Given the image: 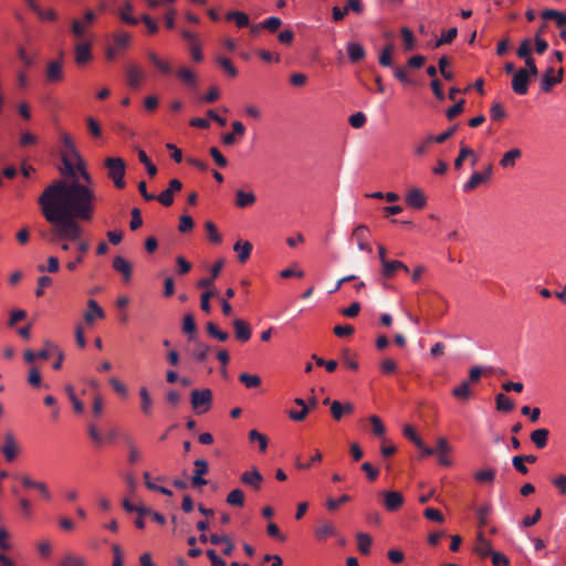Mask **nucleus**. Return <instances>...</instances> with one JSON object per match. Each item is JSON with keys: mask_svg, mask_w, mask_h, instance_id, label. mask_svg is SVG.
Returning a JSON list of instances; mask_svg holds the SVG:
<instances>
[{"mask_svg": "<svg viewBox=\"0 0 566 566\" xmlns=\"http://www.w3.org/2000/svg\"><path fill=\"white\" fill-rule=\"evenodd\" d=\"M20 452V447L12 433H7L4 437V444L2 447V453L7 461H13Z\"/></svg>", "mask_w": 566, "mask_h": 566, "instance_id": "ddd939ff", "label": "nucleus"}, {"mask_svg": "<svg viewBox=\"0 0 566 566\" xmlns=\"http://www.w3.org/2000/svg\"><path fill=\"white\" fill-rule=\"evenodd\" d=\"M492 172V166L489 165L484 172H473L470 179L464 185V190L469 191L478 187L480 184L486 181Z\"/></svg>", "mask_w": 566, "mask_h": 566, "instance_id": "a878e982", "label": "nucleus"}, {"mask_svg": "<svg viewBox=\"0 0 566 566\" xmlns=\"http://www.w3.org/2000/svg\"><path fill=\"white\" fill-rule=\"evenodd\" d=\"M432 143H433V140H432L431 136L430 135L427 136L426 138H423L422 140H420L419 143H417L413 146V155L416 157L424 156L429 151V148Z\"/></svg>", "mask_w": 566, "mask_h": 566, "instance_id": "a18cd8bd", "label": "nucleus"}, {"mask_svg": "<svg viewBox=\"0 0 566 566\" xmlns=\"http://www.w3.org/2000/svg\"><path fill=\"white\" fill-rule=\"evenodd\" d=\"M57 566H87V559L76 553L66 552L61 556Z\"/></svg>", "mask_w": 566, "mask_h": 566, "instance_id": "412c9836", "label": "nucleus"}, {"mask_svg": "<svg viewBox=\"0 0 566 566\" xmlns=\"http://www.w3.org/2000/svg\"><path fill=\"white\" fill-rule=\"evenodd\" d=\"M474 552L481 557L491 556L494 553L491 542L481 532L476 536Z\"/></svg>", "mask_w": 566, "mask_h": 566, "instance_id": "c85d7f7f", "label": "nucleus"}, {"mask_svg": "<svg viewBox=\"0 0 566 566\" xmlns=\"http://www.w3.org/2000/svg\"><path fill=\"white\" fill-rule=\"evenodd\" d=\"M39 142V138L35 134L30 130H22L19 136V146L22 148L35 146Z\"/></svg>", "mask_w": 566, "mask_h": 566, "instance_id": "a19ab883", "label": "nucleus"}, {"mask_svg": "<svg viewBox=\"0 0 566 566\" xmlns=\"http://www.w3.org/2000/svg\"><path fill=\"white\" fill-rule=\"evenodd\" d=\"M282 24V21L277 17H270L261 22L262 28L269 30L270 32H275Z\"/></svg>", "mask_w": 566, "mask_h": 566, "instance_id": "774afa93", "label": "nucleus"}, {"mask_svg": "<svg viewBox=\"0 0 566 566\" xmlns=\"http://www.w3.org/2000/svg\"><path fill=\"white\" fill-rule=\"evenodd\" d=\"M384 504L388 511H397L403 504V496L397 491H386L384 492Z\"/></svg>", "mask_w": 566, "mask_h": 566, "instance_id": "6ab92c4d", "label": "nucleus"}, {"mask_svg": "<svg viewBox=\"0 0 566 566\" xmlns=\"http://www.w3.org/2000/svg\"><path fill=\"white\" fill-rule=\"evenodd\" d=\"M61 142L64 146V149L62 150V161L64 165L63 172L70 177L69 180H76L82 186L93 188V179L90 172L86 170L85 164L80 154L76 151L71 136L66 133H62Z\"/></svg>", "mask_w": 566, "mask_h": 566, "instance_id": "f03ea898", "label": "nucleus"}, {"mask_svg": "<svg viewBox=\"0 0 566 566\" xmlns=\"http://www.w3.org/2000/svg\"><path fill=\"white\" fill-rule=\"evenodd\" d=\"M232 324L234 328V335L238 340L245 343L251 338V327L247 322L237 318Z\"/></svg>", "mask_w": 566, "mask_h": 566, "instance_id": "b1692460", "label": "nucleus"}, {"mask_svg": "<svg viewBox=\"0 0 566 566\" xmlns=\"http://www.w3.org/2000/svg\"><path fill=\"white\" fill-rule=\"evenodd\" d=\"M65 391L69 396V399L71 400L72 405H73V408H74V411L76 413H83L84 411V405L83 402L77 398V396L75 395V391H74V388L72 385H66L65 386Z\"/></svg>", "mask_w": 566, "mask_h": 566, "instance_id": "49530a36", "label": "nucleus"}, {"mask_svg": "<svg viewBox=\"0 0 566 566\" xmlns=\"http://www.w3.org/2000/svg\"><path fill=\"white\" fill-rule=\"evenodd\" d=\"M356 541L358 551L364 555H368L373 544L371 536L367 533L359 532L356 534Z\"/></svg>", "mask_w": 566, "mask_h": 566, "instance_id": "f704fd0d", "label": "nucleus"}, {"mask_svg": "<svg viewBox=\"0 0 566 566\" xmlns=\"http://www.w3.org/2000/svg\"><path fill=\"white\" fill-rule=\"evenodd\" d=\"M178 77L186 84L195 87L197 85V75L193 71L188 67H181L178 73Z\"/></svg>", "mask_w": 566, "mask_h": 566, "instance_id": "37998d69", "label": "nucleus"}, {"mask_svg": "<svg viewBox=\"0 0 566 566\" xmlns=\"http://www.w3.org/2000/svg\"><path fill=\"white\" fill-rule=\"evenodd\" d=\"M149 60L154 63V65L163 73H170L171 72V66L168 62L159 59L157 56V54L155 53H149Z\"/></svg>", "mask_w": 566, "mask_h": 566, "instance_id": "bf43d9fd", "label": "nucleus"}, {"mask_svg": "<svg viewBox=\"0 0 566 566\" xmlns=\"http://www.w3.org/2000/svg\"><path fill=\"white\" fill-rule=\"evenodd\" d=\"M126 74L128 85L134 88L140 86L146 78L144 69L137 64H128L126 66Z\"/></svg>", "mask_w": 566, "mask_h": 566, "instance_id": "1a4fd4ad", "label": "nucleus"}, {"mask_svg": "<svg viewBox=\"0 0 566 566\" xmlns=\"http://www.w3.org/2000/svg\"><path fill=\"white\" fill-rule=\"evenodd\" d=\"M368 237H369V231L365 226H358L353 232V238L357 241V245H358L359 250L367 251L370 253L371 248L367 242Z\"/></svg>", "mask_w": 566, "mask_h": 566, "instance_id": "393cba45", "label": "nucleus"}, {"mask_svg": "<svg viewBox=\"0 0 566 566\" xmlns=\"http://www.w3.org/2000/svg\"><path fill=\"white\" fill-rule=\"evenodd\" d=\"M336 534L337 530L331 521H322L315 528V537L319 542H324Z\"/></svg>", "mask_w": 566, "mask_h": 566, "instance_id": "a211bd4d", "label": "nucleus"}, {"mask_svg": "<svg viewBox=\"0 0 566 566\" xmlns=\"http://www.w3.org/2000/svg\"><path fill=\"white\" fill-rule=\"evenodd\" d=\"M474 479L480 484H493L495 470L491 468L479 470L474 473Z\"/></svg>", "mask_w": 566, "mask_h": 566, "instance_id": "4c0bfd02", "label": "nucleus"}, {"mask_svg": "<svg viewBox=\"0 0 566 566\" xmlns=\"http://www.w3.org/2000/svg\"><path fill=\"white\" fill-rule=\"evenodd\" d=\"M65 77L64 63L62 60H50L44 67V80L46 84L61 83Z\"/></svg>", "mask_w": 566, "mask_h": 566, "instance_id": "423d86ee", "label": "nucleus"}, {"mask_svg": "<svg viewBox=\"0 0 566 566\" xmlns=\"http://www.w3.org/2000/svg\"><path fill=\"white\" fill-rule=\"evenodd\" d=\"M530 73L526 69H520L512 78V90L518 95H525L528 92Z\"/></svg>", "mask_w": 566, "mask_h": 566, "instance_id": "0eeeda50", "label": "nucleus"}, {"mask_svg": "<svg viewBox=\"0 0 566 566\" xmlns=\"http://www.w3.org/2000/svg\"><path fill=\"white\" fill-rule=\"evenodd\" d=\"M87 432L92 442L96 447H103L115 439V433L111 432L109 434H103L95 423H90L87 426Z\"/></svg>", "mask_w": 566, "mask_h": 566, "instance_id": "9d476101", "label": "nucleus"}, {"mask_svg": "<svg viewBox=\"0 0 566 566\" xmlns=\"http://www.w3.org/2000/svg\"><path fill=\"white\" fill-rule=\"evenodd\" d=\"M133 6L129 3V2H125L120 9H119V17L120 19L127 23V24H132V25H135L138 23V19H136L135 17H133Z\"/></svg>", "mask_w": 566, "mask_h": 566, "instance_id": "ea45409f", "label": "nucleus"}, {"mask_svg": "<svg viewBox=\"0 0 566 566\" xmlns=\"http://www.w3.org/2000/svg\"><path fill=\"white\" fill-rule=\"evenodd\" d=\"M381 275L385 279H391L398 271L409 272L408 266L398 260H387L381 264Z\"/></svg>", "mask_w": 566, "mask_h": 566, "instance_id": "4468645a", "label": "nucleus"}, {"mask_svg": "<svg viewBox=\"0 0 566 566\" xmlns=\"http://www.w3.org/2000/svg\"><path fill=\"white\" fill-rule=\"evenodd\" d=\"M542 18L545 20H555L558 27L566 25V13L556 10H545L542 12Z\"/></svg>", "mask_w": 566, "mask_h": 566, "instance_id": "79ce46f5", "label": "nucleus"}, {"mask_svg": "<svg viewBox=\"0 0 566 566\" xmlns=\"http://www.w3.org/2000/svg\"><path fill=\"white\" fill-rule=\"evenodd\" d=\"M331 412L335 420H340L344 415H350L354 412V405L352 402L342 403L338 400L331 402Z\"/></svg>", "mask_w": 566, "mask_h": 566, "instance_id": "5701e85b", "label": "nucleus"}, {"mask_svg": "<svg viewBox=\"0 0 566 566\" xmlns=\"http://www.w3.org/2000/svg\"><path fill=\"white\" fill-rule=\"evenodd\" d=\"M140 459H142V452L138 449V447L134 443H129L128 444V454H127L128 462L130 464H135V463L139 462Z\"/></svg>", "mask_w": 566, "mask_h": 566, "instance_id": "338daca9", "label": "nucleus"}, {"mask_svg": "<svg viewBox=\"0 0 566 566\" xmlns=\"http://www.w3.org/2000/svg\"><path fill=\"white\" fill-rule=\"evenodd\" d=\"M104 410V398L101 394L95 392L92 400V412L94 417L98 418L102 416Z\"/></svg>", "mask_w": 566, "mask_h": 566, "instance_id": "6e6d98bb", "label": "nucleus"}, {"mask_svg": "<svg viewBox=\"0 0 566 566\" xmlns=\"http://www.w3.org/2000/svg\"><path fill=\"white\" fill-rule=\"evenodd\" d=\"M95 21V13L87 10L83 19H73L71 22V31L76 41H91L92 35L90 29Z\"/></svg>", "mask_w": 566, "mask_h": 566, "instance_id": "20e7f679", "label": "nucleus"}, {"mask_svg": "<svg viewBox=\"0 0 566 566\" xmlns=\"http://www.w3.org/2000/svg\"><path fill=\"white\" fill-rule=\"evenodd\" d=\"M17 111L22 119L30 120L32 118L31 106L25 101H22L17 105Z\"/></svg>", "mask_w": 566, "mask_h": 566, "instance_id": "69168bd1", "label": "nucleus"}, {"mask_svg": "<svg viewBox=\"0 0 566 566\" xmlns=\"http://www.w3.org/2000/svg\"><path fill=\"white\" fill-rule=\"evenodd\" d=\"M181 188L182 184L178 179L170 180L169 187L158 195V201L166 207L171 206L174 202V193L179 192Z\"/></svg>", "mask_w": 566, "mask_h": 566, "instance_id": "f8f14e48", "label": "nucleus"}, {"mask_svg": "<svg viewBox=\"0 0 566 566\" xmlns=\"http://www.w3.org/2000/svg\"><path fill=\"white\" fill-rule=\"evenodd\" d=\"M347 54L350 61L357 62L365 57V50L363 45L356 42H349L347 43Z\"/></svg>", "mask_w": 566, "mask_h": 566, "instance_id": "58836bf2", "label": "nucleus"}, {"mask_svg": "<svg viewBox=\"0 0 566 566\" xmlns=\"http://www.w3.org/2000/svg\"><path fill=\"white\" fill-rule=\"evenodd\" d=\"M96 193L94 188L82 186L76 180H54L38 199L44 219L52 226V240H71L78 254L66 263L74 271L84 261L90 249L88 242L81 239L78 221H91L95 213Z\"/></svg>", "mask_w": 566, "mask_h": 566, "instance_id": "f257e3e1", "label": "nucleus"}, {"mask_svg": "<svg viewBox=\"0 0 566 566\" xmlns=\"http://www.w3.org/2000/svg\"><path fill=\"white\" fill-rule=\"evenodd\" d=\"M522 151L518 148H512L504 153L499 164L503 169H512L515 167L516 163L521 159Z\"/></svg>", "mask_w": 566, "mask_h": 566, "instance_id": "4be33fe9", "label": "nucleus"}, {"mask_svg": "<svg viewBox=\"0 0 566 566\" xmlns=\"http://www.w3.org/2000/svg\"><path fill=\"white\" fill-rule=\"evenodd\" d=\"M496 409L499 411L510 412L514 408V402L504 394H497L495 397Z\"/></svg>", "mask_w": 566, "mask_h": 566, "instance_id": "c03bdc74", "label": "nucleus"}, {"mask_svg": "<svg viewBox=\"0 0 566 566\" xmlns=\"http://www.w3.org/2000/svg\"><path fill=\"white\" fill-rule=\"evenodd\" d=\"M256 197L252 191L245 192L243 190H237L235 192V206L239 208L251 207L255 203Z\"/></svg>", "mask_w": 566, "mask_h": 566, "instance_id": "2f4dec72", "label": "nucleus"}, {"mask_svg": "<svg viewBox=\"0 0 566 566\" xmlns=\"http://www.w3.org/2000/svg\"><path fill=\"white\" fill-rule=\"evenodd\" d=\"M208 472V463L205 460L198 459L195 461V474L191 479L192 483L198 486L207 484V480L203 475Z\"/></svg>", "mask_w": 566, "mask_h": 566, "instance_id": "bb28decb", "label": "nucleus"}, {"mask_svg": "<svg viewBox=\"0 0 566 566\" xmlns=\"http://www.w3.org/2000/svg\"><path fill=\"white\" fill-rule=\"evenodd\" d=\"M392 52H394L392 44H388L381 50V52L379 54V63L382 66H391L392 65Z\"/></svg>", "mask_w": 566, "mask_h": 566, "instance_id": "864d4df0", "label": "nucleus"}, {"mask_svg": "<svg viewBox=\"0 0 566 566\" xmlns=\"http://www.w3.org/2000/svg\"><path fill=\"white\" fill-rule=\"evenodd\" d=\"M548 434L549 431L545 428L536 429L531 433V440L538 449H543L547 444Z\"/></svg>", "mask_w": 566, "mask_h": 566, "instance_id": "c9c22d12", "label": "nucleus"}, {"mask_svg": "<svg viewBox=\"0 0 566 566\" xmlns=\"http://www.w3.org/2000/svg\"><path fill=\"white\" fill-rule=\"evenodd\" d=\"M88 310L84 313V321L87 324H93L96 319H103L105 317L104 310L98 305L95 300L87 301Z\"/></svg>", "mask_w": 566, "mask_h": 566, "instance_id": "dca6fc26", "label": "nucleus"}, {"mask_svg": "<svg viewBox=\"0 0 566 566\" xmlns=\"http://www.w3.org/2000/svg\"><path fill=\"white\" fill-rule=\"evenodd\" d=\"M217 62L220 64V66L231 76L235 77L238 75L237 69L232 65L231 61L223 56H218Z\"/></svg>", "mask_w": 566, "mask_h": 566, "instance_id": "e2e57ef3", "label": "nucleus"}, {"mask_svg": "<svg viewBox=\"0 0 566 566\" xmlns=\"http://www.w3.org/2000/svg\"><path fill=\"white\" fill-rule=\"evenodd\" d=\"M252 244L249 241H238L233 245V250L237 253L238 260L241 263L247 262L252 252Z\"/></svg>", "mask_w": 566, "mask_h": 566, "instance_id": "7c9ffc66", "label": "nucleus"}, {"mask_svg": "<svg viewBox=\"0 0 566 566\" xmlns=\"http://www.w3.org/2000/svg\"><path fill=\"white\" fill-rule=\"evenodd\" d=\"M228 20H234L235 24L239 28H244L249 25L250 19L249 15L241 11H232L227 14Z\"/></svg>", "mask_w": 566, "mask_h": 566, "instance_id": "09e8293b", "label": "nucleus"}, {"mask_svg": "<svg viewBox=\"0 0 566 566\" xmlns=\"http://www.w3.org/2000/svg\"><path fill=\"white\" fill-rule=\"evenodd\" d=\"M239 380L244 384L247 388H255L261 384V378L258 375H251V374H240Z\"/></svg>", "mask_w": 566, "mask_h": 566, "instance_id": "603ef678", "label": "nucleus"}, {"mask_svg": "<svg viewBox=\"0 0 566 566\" xmlns=\"http://www.w3.org/2000/svg\"><path fill=\"white\" fill-rule=\"evenodd\" d=\"M227 503L231 506H243L244 493L240 489L232 490L227 496Z\"/></svg>", "mask_w": 566, "mask_h": 566, "instance_id": "de8ad7c7", "label": "nucleus"}, {"mask_svg": "<svg viewBox=\"0 0 566 566\" xmlns=\"http://www.w3.org/2000/svg\"><path fill=\"white\" fill-rule=\"evenodd\" d=\"M249 440L251 442L255 441L256 443H259L260 451H265L268 447V438L265 434L259 432L258 430H251L249 432Z\"/></svg>", "mask_w": 566, "mask_h": 566, "instance_id": "5fc2aeb1", "label": "nucleus"}, {"mask_svg": "<svg viewBox=\"0 0 566 566\" xmlns=\"http://www.w3.org/2000/svg\"><path fill=\"white\" fill-rule=\"evenodd\" d=\"M452 395L457 399L468 400L471 397V389L468 381H463L459 386L454 387L452 390Z\"/></svg>", "mask_w": 566, "mask_h": 566, "instance_id": "8fccbe9b", "label": "nucleus"}, {"mask_svg": "<svg viewBox=\"0 0 566 566\" xmlns=\"http://www.w3.org/2000/svg\"><path fill=\"white\" fill-rule=\"evenodd\" d=\"M209 352L210 348L208 345L198 343L193 349L192 356L197 361H203L207 358Z\"/></svg>", "mask_w": 566, "mask_h": 566, "instance_id": "680f3d73", "label": "nucleus"}, {"mask_svg": "<svg viewBox=\"0 0 566 566\" xmlns=\"http://www.w3.org/2000/svg\"><path fill=\"white\" fill-rule=\"evenodd\" d=\"M205 228L208 232V235H209V240L213 243H220L222 238L221 235L219 234L218 230H217V227L213 222L211 221H207L205 223Z\"/></svg>", "mask_w": 566, "mask_h": 566, "instance_id": "0e129e2a", "label": "nucleus"}, {"mask_svg": "<svg viewBox=\"0 0 566 566\" xmlns=\"http://www.w3.org/2000/svg\"><path fill=\"white\" fill-rule=\"evenodd\" d=\"M207 332L210 336L217 338L220 342H226L229 338L228 333L220 331L213 323L207 324Z\"/></svg>", "mask_w": 566, "mask_h": 566, "instance_id": "13d9d810", "label": "nucleus"}, {"mask_svg": "<svg viewBox=\"0 0 566 566\" xmlns=\"http://www.w3.org/2000/svg\"><path fill=\"white\" fill-rule=\"evenodd\" d=\"M368 420L371 424L374 434L379 438H382L385 436L386 428H385V424L382 423L381 419L376 415H371V416H369Z\"/></svg>", "mask_w": 566, "mask_h": 566, "instance_id": "3c124183", "label": "nucleus"}, {"mask_svg": "<svg viewBox=\"0 0 566 566\" xmlns=\"http://www.w3.org/2000/svg\"><path fill=\"white\" fill-rule=\"evenodd\" d=\"M468 158L471 159L472 166L476 165L478 156L474 154V151L467 146H462L460 148L459 156L454 160V167L460 168L462 166L463 160H468Z\"/></svg>", "mask_w": 566, "mask_h": 566, "instance_id": "473e14b6", "label": "nucleus"}, {"mask_svg": "<svg viewBox=\"0 0 566 566\" xmlns=\"http://www.w3.org/2000/svg\"><path fill=\"white\" fill-rule=\"evenodd\" d=\"M105 168L107 169V177L114 182L117 189H123L126 186L125 171L126 163L120 157H107L105 159Z\"/></svg>", "mask_w": 566, "mask_h": 566, "instance_id": "7ed1b4c3", "label": "nucleus"}, {"mask_svg": "<svg viewBox=\"0 0 566 566\" xmlns=\"http://www.w3.org/2000/svg\"><path fill=\"white\" fill-rule=\"evenodd\" d=\"M214 295H217V291H214V290H208L201 294L200 307L203 312L210 313V311H211V306H210L211 298L210 297H212Z\"/></svg>", "mask_w": 566, "mask_h": 566, "instance_id": "052dcab7", "label": "nucleus"}, {"mask_svg": "<svg viewBox=\"0 0 566 566\" xmlns=\"http://www.w3.org/2000/svg\"><path fill=\"white\" fill-rule=\"evenodd\" d=\"M212 403V391L210 389H195L191 392V405L193 410L198 413H206L210 410Z\"/></svg>", "mask_w": 566, "mask_h": 566, "instance_id": "39448f33", "label": "nucleus"}, {"mask_svg": "<svg viewBox=\"0 0 566 566\" xmlns=\"http://www.w3.org/2000/svg\"><path fill=\"white\" fill-rule=\"evenodd\" d=\"M436 455L438 457V463L443 467L452 465V460L448 455L452 451V447L448 442L447 438L439 437L437 439Z\"/></svg>", "mask_w": 566, "mask_h": 566, "instance_id": "6e6552de", "label": "nucleus"}, {"mask_svg": "<svg viewBox=\"0 0 566 566\" xmlns=\"http://www.w3.org/2000/svg\"><path fill=\"white\" fill-rule=\"evenodd\" d=\"M240 480L243 484L250 485L254 490H260L263 482V476L256 468H252L251 470L244 471L241 474Z\"/></svg>", "mask_w": 566, "mask_h": 566, "instance_id": "2eb2a0df", "label": "nucleus"}, {"mask_svg": "<svg viewBox=\"0 0 566 566\" xmlns=\"http://www.w3.org/2000/svg\"><path fill=\"white\" fill-rule=\"evenodd\" d=\"M406 201L410 207L415 209H422L427 202L423 192L418 188L408 191Z\"/></svg>", "mask_w": 566, "mask_h": 566, "instance_id": "cd10ccee", "label": "nucleus"}, {"mask_svg": "<svg viewBox=\"0 0 566 566\" xmlns=\"http://www.w3.org/2000/svg\"><path fill=\"white\" fill-rule=\"evenodd\" d=\"M563 78V70L557 72L554 69H548L543 75L541 87L544 92H549L552 86L562 82Z\"/></svg>", "mask_w": 566, "mask_h": 566, "instance_id": "f3484780", "label": "nucleus"}, {"mask_svg": "<svg viewBox=\"0 0 566 566\" xmlns=\"http://www.w3.org/2000/svg\"><path fill=\"white\" fill-rule=\"evenodd\" d=\"M139 397L142 400V403H140L142 412L146 416L151 415L153 399H151L150 394L146 387H140Z\"/></svg>", "mask_w": 566, "mask_h": 566, "instance_id": "e433bc0d", "label": "nucleus"}, {"mask_svg": "<svg viewBox=\"0 0 566 566\" xmlns=\"http://www.w3.org/2000/svg\"><path fill=\"white\" fill-rule=\"evenodd\" d=\"M224 262L222 259L218 260L211 268L212 277H206L198 282L199 287H210L213 284V281L219 276Z\"/></svg>", "mask_w": 566, "mask_h": 566, "instance_id": "72a5a7b5", "label": "nucleus"}, {"mask_svg": "<svg viewBox=\"0 0 566 566\" xmlns=\"http://www.w3.org/2000/svg\"><path fill=\"white\" fill-rule=\"evenodd\" d=\"M91 46H92V41H76V44L74 46V52H75V62L77 64L83 65L91 61V59H92Z\"/></svg>", "mask_w": 566, "mask_h": 566, "instance_id": "9b49d317", "label": "nucleus"}, {"mask_svg": "<svg viewBox=\"0 0 566 566\" xmlns=\"http://www.w3.org/2000/svg\"><path fill=\"white\" fill-rule=\"evenodd\" d=\"M401 36L403 40V46L406 51H411L415 49L416 45V39L412 34V32L408 28L401 29Z\"/></svg>", "mask_w": 566, "mask_h": 566, "instance_id": "4d7b16f0", "label": "nucleus"}, {"mask_svg": "<svg viewBox=\"0 0 566 566\" xmlns=\"http://www.w3.org/2000/svg\"><path fill=\"white\" fill-rule=\"evenodd\" d=\"M113 268L116 272L120 273L125 281L132 277V264L123 256H115L113 260Z\"/></svg>", "mask_w": 566, "mask_h": 566, "instance_id": "c756f323", "label": "nucleus"}, {"mask_svg": "<svg viewBox=\"0 0 566 566\" xmlns=\"http://www.w3.org/2000/svg\"><path fill=\"white\" fill-rule=\"evenodd\" d=\"M21 483L24 488L35 489L44 500L49 501L51 499V492L44 482L35 481L28 475H23L21 478Z\"/></svg>", "mask_w": 566, "mask_h": 566, "instance_id": "aec40b11", "label": "nucleus"}]
</instances>
